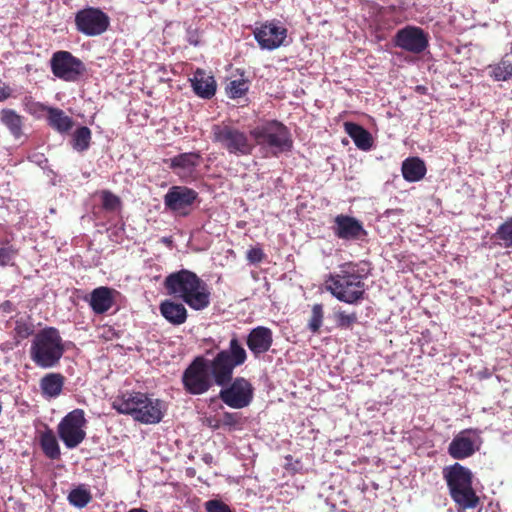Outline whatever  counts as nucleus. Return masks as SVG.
<instances>
[{
  "instance_id": "1",
  "label": "nucleus",
  "mask_w": 512,
  "mask_h": 512,
  "mask_svg": "<svg viewBox=\"0 0 512 512\" xmlns=\"http://www.w3.org/2000/svg\"><path fill=\"white\" fill-rule=\"evenodd\" d=\"M207 356H198L186 368L182 382L187 392L193 395L206 393L213 384L226 386L233 379L234 369L245 363L247 353L236 337L229 342V347L216 352L208 350Z\"/></svg>"
},
{
  "instance_id": "2",
  "label": "nucleus",
  "mask_w": 512,
  "mask_h": 512,
  "mask_svg": "<svg viewBox=\"0 0 512 512\" xmlns=\"http://www.w3.org/2000/svg\"><path fill=\"white\" fill-rule=\"evenodd\" d=\"M164 287L169 295L182 300L194 310H203L210 304L207 284L189 270L182 269L168 275Z\"/></svg>"
},
{
  "instance_id": "3",
  "label": "nucleus",
  "mask_w": 512,
  "mask_h": 512,
  "mask_svg": "<svg viewBox=\"0 0 512 512\" xmlns=\"http://www.w3.org/2000/svg\"><path fill=\"white\" fill-rule=\"evenodd\" d=\"M65 351V342L59 330L54 327H46L33 336L29 355L37 367L49 369L59 364Z\"/></svg>"
},
{
  "instance_id": "4",
  "label": "nucleus",
  "mask_w": 512,
  "mask_h": 512,
  "mask_svg": "<svg viewBox=\"0 0 512 512\" xmlns=\"http://www.w3.org/2000/svg\"><path fill=\"white\" fill-rule=\"evenodd\" d=\"M113 408L144 424L159 423L163 418V403L141 392L124 393L114 400Z\"/></svg>"
},
{
  "instance_id": "5",
  "label": "nucleus",
  "mask_w": 512,
  "mask_h": 512,
  "mask_svg": "<svg viewBox=\"0 0 512 512\" xmlns=\"http://www.w3.org/2000/svg\"><path fill=\"white\" fill-rule=\"evenodd\" d=\"M326 288L338 300L354 303L363 297L365 284L357 264L345 263L326 280Z\"/></svg>"
},
{
  "instance_id": "6",
  "label": "nucleus",
  "mask_w": 512,
  "mask_h": 512,
  "mask_svg": "<svg viewBox=\"0 0 512 512\" xmlns=\"http://www.w3.org/2000/svg\"><path fill=\"white\" fill-rule=\"evenodd\" d=\"M443 478L453 501L462 509L475 508L479 502L472 487V472L459 463L443 469Z\"/></svg>"
},
{
  "instance_id": "7",
  "label": "nucleus",
  "mask_w": 512,
  "mask_h": 512,
  "mask_svg": "<svg viewBox=\"0 0 512 512\" xmlns=\"http://www.w3.org/2000/svg\"><path fill=\"white\" fill-rule=\"evenodd\" d=\"M211 139L220 148L238 157L251 155L255 148L250 134L228 123L214 124Z\"/></svg>"
},
{
  "instance_id": "8",
  "label": "nucleus",
  "mask_w": 512,
  "mask_h": 512,
  "mask_svg": "<svg viewBox=\"0 0 512 512\" xmlns=\"http://www.w3.org/2000/svg\"><path fill=\"white\" fill-rule=\"evenodd\" d=\"M255 146L269 149L274 155L289 151L292 139L286 126L278 121H269L258 125L250 131Z\"/></svg>"
},
{
  "instance_id": "9",
  "label": "nucleus",
  "mask_w": 512,
  "mask_h": 512,
  "mask_svg": "<svg viewBox=\"0 0 512 512\" xmlns=\"http://www.w3.org/2000/svg\"><path fill=\"white\" fill-rule=\"evenodd\" d=\"M86 418L82 409L69 412L58 424L59 438L68 449L79 446L86 437Z\"/></svg>"
},
{
  "instance_id": "10",
  "label": "nucleus",
  "mask_w": 512,
  "mask_h": 512,
  "mask_svg": "<svg viewBox=\"0 0 512 512\" xmlns=\"http://www.w3.org/2000/svg\"><path fill=\"white\" fill-rule=\"evenodd\" d=\"M254 389L251 383L243 377L231 380L223 386L219 393L220 399L233 409H242L250 405L253 400Z\"/></svg>"
},
{
  "instance_id": "11",
  "label": "nucleus",
  "mask_w": 512,
  "mask_h": 512,
  "mask_svg": "<svg viewBox=\"0 0 512 512\" xmlns=\"http://www.w3.org/2000/svg\"><path fill=\"white\" fill-rule=\"evenodd\" d=\"M75 25L77 30L86 36H99L107 31L110 18L99 8L88 7L76 13Z\"/></svg>"
},
{
  "instance_id": "12",
  "label": "nucleus",
  "mask_w": 512,
  "mask_h": 512,
  "mask_svg": "<svg viewBox=\"0 0 512 512\" xmlns=\"http://www.w3.org/2000/svg\"><path fill=\"white\" fill-rule=\"evenodd\" d=\"M429 34L421 27L407 25L399 29L394 37V46L412 54H421L429 47Z\"/></svg>"
},
{
  "instance_id": "13",
  "label": "nucleus",
  "mask_w": 512,
  "mask_h": 512,
  "mask_svg": "<svg viewBox=\"0 0 512 512\" xmlns=\"http://www.w3.org/2000/svg\"><path fill=\"white\" fill-rule=\"evenodd\" d=\"M53 74L68 82H74L85 72L84 63L68 51H57L50 60Z\"/></svg>"
},
{
  "instance_id": "14",
  "label": "nucleus",
  "mask_w": 512,
  "mask_h": 512,
  "mask_svg": "<svg viewBox=\"0 0 512 512\" xmlns=\"http://www.w3.org/2000/svg\"><path fill=\"white\" fill-rule=\"evenodd\" d=\"M482 443L480 430L464 429L452 439L448 446V453L453 459L463 460L479 451Z\"/></svg>"
},
{
  "instance_id": "15",
  "label": "nucleus",
  "mask_w": 512,
  "mask_h": 512,
  "mask_svg": "<svg viewBox=\"0 0 512 512\" xmlns=\"http://www.w3.org/2000/svg\"><path fill=\"white\" fill-rule=\"evenodd\" d=\"M254 36L262 49L274 50L284 43L287 29L275 22H265L255 28Z\"/></svg>"
},
{
  "instance_id": "16",
  "label": "nucleus",
  "mask_w": 512,
  "mask_h": 512,
  "mask_svg": "<svg viewBox=\"0 0 512 512\" xmlns=\"http://www.w3.org/2000/svg\"><path fill=\"white\" fill-rule=\"evenodd\" d=\"M198 194L186 186H172L164 196L166 208L172 211H181L191 206Z\"/></svg>"
},
{
  "instance_id": "17",
  "label": "nucleus",
  "mask_w": 512,
  "mask_h": 512,
  "mask_svg": "<svg viewBox=\"0 0 512 512\" xmlns=\"http://www.w3.org/2000/svg\"><path fill=\"white\" fill-rule=\"evenodd\" d=\"M333 231L338 238L344 240L360 239L366 234L360 221L342 214L335 217Z\"/></svg>"
},
{
  "instance_id": "18",
  "label": "nucleus",
  "mask_w": 512,
  "mask_h": 512,
  "mask_svg": "<svg viewBox=\"0 0 512 512\" xmlns=\"http://www.w3.org/2000/svg\"><path fill=\"white\" fill-rule=\"evenodd\" d=\"M272 342V331L264 326H258L252 329L247 337V346L256 357L267 352Z\"/></svg>"
},
{
  "instance_id": "19",
  "label": "nucleus",
  "mask_w": 512,
  "mask_h": 512,
  "mask_svg": "<svg viewBox=\"0 0 512 512\" xmlns=\"http://www.w3.org/2000/svg\"><path fill=\"white\" fill-rule=\"evenodd\" d=\"M199 164L200 155L198 153L189 152L173 157L171 159L170 167L181 178H187L194 173Z\"/></svg>"
},
{
  "instance_id": "20",
  "label": "nucleus",
  "mask_w": 512,
  "mask_h": 512,
  "mask_svg": "<svg viewBox=\"0 0 512 512\" xmlns=\"http://www.w3.org/2000/svg\"><path fill=\"white\" fill-rule=\"evenodd\" d=\"M191 84L194 92L204 99H209L215 94L216 82L212 76L207 75L203 70H196L191 79Z\"/></svg>"
},
{
  "instance_id": "21",
  "label": "nucleus",
  "mask_w": 512,
  "mask_h": 512,
  "mask_svg": "<svg viewBox=\"0 0 512 512\" xmlns=\"http://www.w3.org/2000/svg\"><path fill=\"white\" fill-rule=\"evenodd\" d=\"M161 315L173 325H181L187 319V310L181 303L165 300L159 307Z\"/></svg>"
},
{
  "instance_id": "22",
  "label": "nucleus",
  "mask_w": 512,
  "mask_h": 512,
  "mask_svg": "<svg viewBox=\"0 0 512 512\" xmlns=\"http://www.w3.org/2000/svg\"><path fill=\"white\" fill-rule=\"evenodd\" d=\"M113 305L112 290L98 287L91 292L90 306L96 314L107 312Z\"/></svg>"
},
{
  "instance_id": "23",
  "label": "nucleus",
  "mask_w": 512,
  "mask_h": 512,
  "mask_svg": "<svg viewBox=\"0 0 512 512\" xmlns=\"http://www.w3.org/2000/svg\"><path fill=\"white\" fill-rule=\"evenodd\" d=\"M65 378L60 373L46 374L40 380V388L46 398L58 397L63 389Z\"/></svg>"
},
{
  "instance_id": "24",
  "label": "nucleus",
  "mask_w": 512,
  "mask_h": 512,
  "mask_svg": "<svg viewBox=\"0 0 512 512\" xmlns=\"http://www.w3.org/2000/svg\"><path fill=\"white\" fill-rule=\"evenodd\" d=\"M345 131L352 138L357 148L367 151L372 147V137L368 131L356 123L346 122Z\"/></svg>"
},
{
  "instance_id": "25",
  "label": "nucleus",
  "mask_w": 512,
  "mask_h": 512,
  "mask_svg": "<svg viewBox=\"0 0 512 512\" xmlns=\"http://www.w3.org/2000/svg\"><path fill=\"white\" fill-rule=\"evenodd\" d=\"M401 170L404 179L409 182L419 181L426 174L424 162L417 157L408 158L403 161Z\"/></svg>"
},
{
  "instance_id": "26",
  "label": "nucleus",
  "mask_w": 512,
  "mask_h": 512,
  "mask_svg": "<svg viewBox=\"0 0 512 512\" xmlns=\"http://www.w3.org/2000/svg\"><path fill=\"white\" fill-rule=\"evenodd\" d=\"M49 125L60 133L68 132L73 127V120L59 108H49L47 115Z\"/></svg>"
},
{
  "instance_id": "27",
  "label": "nucleus",
  "mask_w": 512,
  "mask_h": 512,
  "mask_svg": "<svg viewBox=\"0 0 512 512\" xmlns=\"http://www.w3.org/2000/svg\"><path fill=\"white\" fill-rule=\"evenodd\" d=\"M1 122L9 129L15 138L22 134V117L12 109H3L0 112Z\"/></svg>"
},
{
  "instance_id": "28",
  "label": "nucleus",
  "mask_w": 512,
  "mask_h": 512,
  "mask_svg": "<svg viewBox=\"0 0 512 512\" xmlns=\"http://www.w3.org/2000/svg\"><path fill=\"white\" fill-rule=\"evenodd\" d=\"M40 444L44 454L48 458L55 460L60 457V447L55 434L51 430H47L41 434Z\"/></svg>"
},
{
  "instance_id": "29",
  "label": "nucleus",
  "mask_w": 512,
  "mask_h": 512,
  "mask_svg": "<svg viewBox=\"0 0 512 512\" xmlns=\"http://www.w3.org/2000/svg\"><path fill=\"white\" fill-rule=\"evenodd\" d=\"M489 75L495 81H507L512 77V63L503 58L499 63L489 66Z\"/></svg>"
},
{
  "instance_id": "30",
  "label": "nucleus",
  "mask_w": 512,
  "mask_h": 512,
  "mask_svg": "<svg viewBox=\"0 0 512 512\" xmlns=\"http://www.w3.org/2000/svg\"><path fill=\"white\" fill-rule=\"evenodd\" d=\"M91 499L90 491L83 486L73 489L68 495L69 503L77 508H84Z\"/></svg>"
},
{
  "instance_id": "31",
  "label": "nucleus",
  "mask_w": 512,
  "mask_h": 512,
  "mask_svg": "<svg viewBox=\"0 0 512 512\" xmlns=\"http://www.w3.org/2000/svg\"><path fill=\"white\" fill-rule=\"evenodd\" d=\"M495 237L500 241L501 246L512 249V217L498 227Z\"/></svg>"
},
{
  "instance_id": "32",
  "label": "nucleus",
  "mask_w": 512,
  "mask_h": 512,
  "mask_svg": "<svg viewBox=\"0 0 512 512\" xmlns=\"http://www.w3.org/2000/svg\"><path fill=\"white\" fill-rule=\"evenodd\" d=\"M91 140V131L88 127H80L73 134V148L77 151L88 149Z\"/></svg>"
},
{
  "instance_id": "33",
  "label": "nucleus",
  "mask_w": 512,
  "mask_h": 512,
  "mask_svg": "<svg viewBox=\"0 0 512 512\" xmlns=\"http://www.w3.org/2000/svg\"><path fill=\"white\" fill-rule=\"evenodd\" d=\"M248 89V81L243 78L231 80L226 87L227 94L231 98H239L243 96L248 91Z\"/></svg>"
},
{
  "instance_id": "34",
  "label": "nucleus",
  "mask_w": 512,
  "mask_h": 512,
  "mask_svg": "<svg viewBox=\"0 0 512 512\" xmlns=\"http://www.w3.org/2000/svg\"><path fill=\"white\" fill-rule=\"evenodd\" d=\"M102 206L106 211L116 212L121 208V200L118 196L108 190L101 192Z\"/></svg>"
},
{
  "instance_id": "35",
  "label": "nucleus",
  "mask_w": 512,
  "mask_h": 512,
  "mask_svg": "<svg viewBox=\"0 0 512 512\" xmlns=\"http://www.w3.org/2000/svg\"><path fill=\"white\" fill-rule=\"evenodd\" d=\"M323 321V307L321 304H315L312 308V315L309 321V329L313 333H317Z\"/></svg>"
},
{
  "instance_id": "36",
  "label": "nucleus",
  "mask_w": 512,
  "mask_h": 512,
  "mask_svg": "<svg viewBox=\"0 0 512 512\" xmlns=\"http://www.w3.org/2000/svg\"><path fill=\"white\" fill-rule=\"evenodd\" d=\"M221 426H227L230 429L241 425V415L239 413L224 412L220 418Z\"/></svg>"
},
{
  "instance_id": "37",
  "label": "nucleus",
  "mask_w": 512,
  "mask_h": 512,
  "mask_svg": "<svg viewBox=\"0 0 512 512\" xmlns=\"http://www.w3.org/2000/svg\"><path fill=\"white\" fill-rule=\"evenodd\" d=\"M205 508L207 512H232L227 504L217 499L207 501Z\"/></svg>"
},
{
  "instance_id": "38",
  "label": "nucleus",
  "mask_w": 512,
  "mask_h": 512,
  "mask_svg": "<svg viewBox=\"0 0 512 512\" xmlns=\"http://www.w3.org/2000/svg\"><path fill=\"white\" fill-rule=\"evenodd\" d=\"M247 260L252 264L260 263L264 258V252L259 247H253L247 251Z\"/></svg>"
},
{
  "instance_id": "39",
  "label": "nucleus",
  "mask_w": 512,
  "mask_h": 512,
  "mask_svg": "<svg viewBox=\"0 0 512 512\" xmlns=\"http://www.w3.org/2000/svg\"><path fill=\"white\" fill-rule=\"evenodd\" d=\"M50 107L48 106H45L39 102H31L29 104H27V110L29 113L33 114V115H36V116H41L43 115L45 112L48 113V109Z\"/></svg>"
},
{
  "instance_id": "40",
  "label": "nucleus",
  "mask_w": 512,
  "mask_h": 512,
  "mask_svg": "<svg viewBox=\"0 0 512 512\" xmlns=\"http://www.w3.org/2000/svg\"><path fill=\"white\" fill-rule=\"evenodd\" d=\"M14 251L11 247H0V265H8L13 259Z\"/></svg>"
},
{
  "instance_id": "41",
  "label": "nucleus",
  "mask_w": 512,
  "mask_h": 512,
  "mask_svg": "<svg viewBox=\"0 0 512 512\" xmlns=\"http://www.w3.org/2000/svg\"><path fill=\"white\" fill-rule=\"evenodd\" d=\"M356 316L354 314H346L344 312L339 313L338 321L339 325L348 327L350 324L355 322Z\"/></svg>"
},
{
  "instance_id": "42",
  "label": "nucleus",
  "mask_w": 512,
  "mask_h": 512,
  "mask_svg": "<svg viewBox=\"0 0 512 512\" xmlns=\"http://www.w3.org/2000/svg\"><path fill=\"white\" fill-rule=\"evenodd\" d=\"M13 94V89L5 84H0V102L5 101L6 99L10 98Z\"/></svg>"
},
{
  "instance_id": "43",
  "label": "nucleus",
  "mask_w": 512,
  "mask_h": 512,
  "mask_svg": "<svg viewBox=\"0 0 512 512\" xmlns=\"http://www.w3.org/2000/svg\"><path fill=\"white\" fill-rule=\"evenodd\" d=\"M203 423L212 429H218L221 427L220 418H217V417H212V416L205 417L203 420Z\"/></svg>"
},
{
  "instance_id": "44",
  "label": "nucleus",
  "mask_w": 512,
  "mask_h": 512,
  "mask_svg": "<svg viewBox=\"0 0 512 512\" xmlns=\"http://www.w3.org/2000/svg\"><path fill=\"white\" fill-rule=\"evenodd\" d=\"M128 512H148V511L145 509H142V508H132Z\"/></svg>"
}]
</instances>
